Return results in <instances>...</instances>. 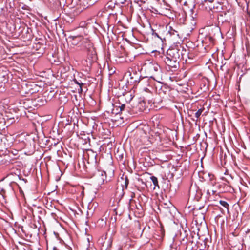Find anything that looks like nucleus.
Instances as JSON below:
<instances>
[{
  "instance_id": "1",
  "label": "nucleus",
  "mask_w": 250,
  "mask_h": 250,
  "mask_svg": "<svg viewBox=\"0 0 250 250\" xmlns=\"http://www.w3.org/2000/svg\"><path fill=\"white\" fill-rule=\"evenodd\" d=\"M84 35H85L84 29L80 27L78 28L77 31L70 35L68 38L73 45L81 43L82 49L87 52L88 58H93L96 54L95 48L90 40L88 38H84Z\"/></svg>"
},
{
  "instance_id": "2",
  "label": "nucleus",
  "mask_w": 250,
  "mask_h": 250,
  "mask_svg": "<svg viewBox=\"0 0 250 250\" xmlns=\"http://www.w3.org/2000/svg\"><path fill=\"white\" fill-rule=\"evenodd\" d=\"M179 55L176 49L169 50L167 52V56L165 59V63L169 67L177 68L179 62Z\"/></svg>"
},
{
  "instance_id": "3",
  "label": "nucleus",
  "mask_w": 250,
  "mask_h": 250,
  "mask_svg": "<svg viewBox=\"0 0 250 250\" xmlns=\"http://www.w3.org/2000/svg\"><path fill=\"white\" fill-rule=\"evenodd\" d=\"M218 2H214V0H204V1L200 5L201 8L207 11L212 10L215 9H218Z\"/></svg>"
},
{
  "instance_id": "4",
  "label": "nucleus",
  "mask_w": 250,
  "mask_h": 250,
  "mask_svg": "<svg viewBox=\"0 0 250 250\" xmlns=\"http://www.w3.org/2000/svg\"><path fill=\"white\" fill-rule=\"evenodd\" d=\"M146 66L149 72L153 74V75H151L150 77L153 78L154 80H155V77L156 76V73L160 69L159 66L156 63L151 62Z\"/></svg>"
},
{
  "instance_id": "5",
  "label": "nucleus",
  "mask_w": 250,
  "mask_h": 250,
  "mask_svg": "<svg viewBox=\"0 0 250 250\" xmlns=\"http://www.w3.org/2000/svg\"><path fill=\"white\" fill-rule=\"evenodd\" d=\"M96 176L98 178V180L99 181V184H103L104 183V180L106 177V172L104 171H98L95 174Z\"/></svg>"
},
{
  "instance_id": "6",
  "label": "nucleus",
  "mask_w": 250,
  "mask_h": 250,
  "mask_svg": "<svg viewBox=\"0 0 250 250\" xmlns=\"http://www.w3.org/2000/svg\"><path fill=\"white\" fill-rule=\"evenodd\" d=\"M98 0H80V4L83 5V8H87L94 4Z\"/></svg>"
},
{
  "instance_id": "7",
  "label": "nucleus",
  "mask_w": 250,
  "mask_h": 250,
  "mask_svg": "<svg viewBox=\"0 0 250 250\" xmlns=\"http://www.w3.org/2000/svg\"><path fill=\"white\" fill-rule=\"evenodd\" d=\"M149 80V79L147 78H144L139 82V84L140 85V86L144 87L143 89L146 91L148 90L147 86H149L150 84Z\"/></svg>"
},
{
  "instance_id": "8",
  "label": "nucleus",
  "mask_w": 250,
  "mask_h": 250,
  "mask_svg": "<svg viewBox=\"0 0 250 250\" xmlns=\"http://www.w3.org/2000/svg\"><path fill=\"white\" fill-rule=\"evenodd\" d=\"M111 2L120 6H123L126 2H127V4L129 3L127 0H112Z\"/></svg>"
},
{
  "instance_id": "9",
  "label": "nucleus",
  "mask_w": 250,
  "mask_h": 250,
  "mask_svg": "<svg viewBox=\"0 0 250 250\" xmlns=\"http://www.w3.org/2000/svg\"><path fill=\"white\" fill-rule=\"evenodd\" d=\"M151 179L152 181L153 184L155 186H158V182L157 177L155 176L151 177Z\"/></svg>"
},
{
  "instance_id": "10",
  "label": "nucleus",
  "mask_w": 250,
  "mask_h": 250,
  "mask_svg": "<svg viewBox=\"0 0 250 250\" xmlns=\"http://www.w3.org/2000/svg\"><path fill=\"white\" fill-rule=\"evenodd\" d=\"M204 110V108H201L199 109L195 113V117L198 119L199 118L200 115H201L202 113L203 112V110Z\"/></svg>"
},
{
  "instance_id": "11",
  "label": "nucleus",
  "mask_w": 250,
  "mask_h": 250,
  "mask_svg": "<svg viewBox=\"0 0 250 250\" xmlns=\"http://www.w3.org/2000/svg\"><path fill=\"white\" fill-rule=\"evenodd\" d=\"M216 191L213 190H209L208 189L207 191V194L208 195V198H209L211 195H214Z\"/></svg>"
},
{
  "instance_id": "12",
  "label": "nucleus",
  "mask_w": 250,
  "mask_h": 250,
  "mask_svg": "<svg viewBox=\"0 0 250 250\" xmlns=\"http://www.w3.org/2000/svg\"><path fill=\"white\" fill-rule=\"evenodd\" d=\"M220 203L224 207L227 208H229V205L226 201L221 200L220 201Z\"/></svg>"
},
{
  "instance_id": "13",
  "label": "nucleus",
  "mask_w": 250,
  "mask_h": 250,
  "mask_svg": "<svg viewBox=\"0 0 250 250\" xmlns=\"http://www.w3.org/2000/svg\"><path fill=\"white\" fill-rule=\"evenodd\" d=\"M7 122L8 124H11L15 122V120L14 118H10L9 119H7Z\"/></svg>"
},
{
  "instance_id": "14",
  "label": "nucleus",
  "mask_w": 250,
  "mask_h": 250,
  "mask_svg": "<svg viewBox=\"0 0 250 250\" xmlns=\"http://www.w3.org/2000/svg\"><path fill=\"white\" fill-rule=\"evenodd\" d=\"M74 82H75V83L78 84L79 86H83L84 85L83 83H79L78 81H77L76 79H74Z\"/></svg>"
},
{
  "instance_id": "15",
  "label": "nucleus",
  "mask_w": 250,
  "mask_h": 250,
  "mask_svg": "<svg viewBox=\"0 0 250 250\" xmlns=\"http://www.w3.org/2000/svg\"><path fill=\"white\" fill-rule=\"evenodd\" d=\"M128 183H129V181L127 179V178H126V179L125 181V188H127Z\"/></svg>"
},
{
  "instance_id": "16",
  "label": "nucleus",
  "mask_w": 250,
  "mask_h": 250,
  "mask_svg": "<svg viewBox=\"0 0 250 250\" xmlns=\"http://www.w3.org/2000/svg\"><path fill=\"white\" fill-rule=\"evenodd\" d=\"M125 108V104L121 105V106H120V111H122L124 110Z\"/></svg>"
},
{
  "instance_id": "17",
  "label": "nucleus",
  "mask_w": 250,
  "mask_h": 250,
  "mask_svg": "<svg viewBox=\"0 0 250 250\" xmlns=\"http://www.w3.org/2000/svg\"><path fill=\"white\" fill-rule=\"evenodd\" d=\"M83 91L82 86H80V88L78 89L79 93H81Z\"/></svg>"
},
{
  "instance_id": "18",
  "label": "nucleus",
  "mask_w": 250,
  "mask_h": 250,
  "mask_svg": "<svg viewBox=\"0 0 250 250\" xmlns=\"http://www.w3.org/2000/svg\"><path fill=\"white\" fill-rule=\"evenodd\" d=\"M169 32L171 35V34H174V32L177 33V32L175 31V30H173V31H169Z\"/></svg>"
},
{
  "instance_id": "19",
  "label": "nucleus",
  "mask_w": 250,
  "mask_h": 250,
  "mask_svg": "<svg viewBox=\"0 0 250 250\" xmlns=\"http://www.w3.org/2000/svg\"><path fill=\"white\" fill-rule=\"evenodd\" d=\"M3 193H5V191L3 189H2L0 192V194H1L3 195Z\"/></svg>"
},
{
  "instance_id": "20",
  "label": "nucleus",
  "mask_w": 250,
  "mask_h": 250,
  "mask_svg": "<svg viewBox=\"0 0 250 250\" xmlns=\"http://www.w3.org/2000/svg\"><path fill=\"white\" fill-rule=\"evenodd\" d=\"M155 35H156L157 37H159V36H158V35H157V33H155Z\"/></svg>"
}]
</instances>
